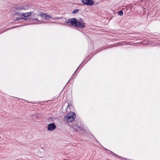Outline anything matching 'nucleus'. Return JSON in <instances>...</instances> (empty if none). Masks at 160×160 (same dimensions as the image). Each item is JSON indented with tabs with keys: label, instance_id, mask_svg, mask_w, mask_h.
<instances>
[{
	"label": "nucleus",
	"instance_id": "f257e3e1",
	"mask_svg": "<svg viewBox=\"0 0 160 160\" xmlns=\"http://www.w3.org/2000/svg\"><path fill=\"white\" fill-rule=\"evenodd\" d=\"M66 22L68 25H70L72 26L74 25V27L79 28H83L85 27L84 23L80 21H77V19L73 18L68 19Z\"/></svg>",
	"mask_w": 160,
	"mask_h": 160
},
{
	"label": "nucleus",
	"instance_id": "f03ea898",
	"mask_svg": "<svg viewBox=\"0 0 160 160\" xmlns=\"http://www.w3.org/2000/svg\"><path fill=\"white\" fill-rule=\"evenodd\" d=\"M75 116L74 113L70 112L64 117V121H67L68 122H72L74 120Z\"/></svg>",
	"mask_w": 160,
	"mask_h": 160
},
{
	"label": "nucleus",
	"instance_id": "7ed1b4c3",
	"mask_svg": "<svg viewBox=\"0 0 160 160\" xmlns=\"http://www.w3.org/2000/svg\"><path fill=\"white\" fill-rule=\"evenodd\" d=\"M32 12H28L27 13H22L21 12L19 13L16 12L15 14H19V15H22V16H23L25 17L23 18L22 17H19V18H17V19L15 20V21H16V20H17V21L18 20H20L22 19H23L25 20H27L28 19H29V18H27V17H28L30 16H31V15Z\"/></svg>",
	"mask_w": 160,
	"mask_h": 160
},
{
	"label": "nucleus",
	"instance_id": "20e7f679",
	"mask_svg": "<svg viewBox=\"0 0 160 160\" xmlns=\"http://www.w3.org/2000/svg\"><path fill=\"white\" fill-rule=\"evenodd\" d=\"M33 15L35 17H32V19L33 20H38V18H36V17H37L38 16L39 17V18H45V19L46 18V14L45 13L41 14L39 15L38 14L34 13L33 14ZM38 21H40V20H38Z\"/></svg>",
	"mask_w": 160,
	"mask_h": 160
},
{
	"label": "nucleus",
	"instance_id": "39448f33",
	"mask_svg": "<svg viewBox=\"0 0 160 160\" xmlns=\"http://www.w3.org/2000/svg\"><path fill=\"white\" fill-rule=\"evenodd\" d=\"M82 2L87 5L92 6L94 4V2L92 0H82Z\"/></svg>",
	"mask_w": 160,
	"mask_h": 160
},
{
	"label": "nucleus",
	"instance_id": "423d86ee",
	"mask_svg": "<svg viewBox=\"0 0 160 160\" xmlns=\"http://www.w3.org/2000/svg\"><path fill=\"white\" fill-rule=\"evenodd\" d=\"M56 128V125L54 123L49 124L47 127L48 130V131H53Z\"/></svg>",
	"mask_w": 160,
	"mask_h": 160
},
{
	"label": "nucleus",
	"instance_id": "0eeeda50",
	"mask_svg": "<svg viewBox=\"0 0 160 160\" xmlns=\"http://www.w3.org/2000/svg\"><path fill=\"white\" fill-rule=\"evenodd\" d=\"M30 116L31 117L32 119L34 120L37 119L38 116L37 115H31Z\"/></svg>",
	"mask_w": 160,
	"mask_h": 160
},
{
	"label": "nucleus",
	"instance_id": "6e6552de",
	"mask_svg": "<svg viewBox=\"0 0 160 160\" xmlns=\"http://www.w3.org/2000/svg\"><path fill=\"white\" fill-rule=\"evenodd\" d=\"M79 10L78 9H74L72 11V12L73 14H75V13H78L79 12Z\"/></svg>",
	"mask_w": 160,
	"mask_h": 160
},
{
	"label": "nucleus",
	"instance_id": "1a4fd4ad",
	"mask_svg": "<svg viewBox=\"0 0 160 160\" xmlns=\"http://www.w3.org/2000/svg\"><path fill=\"white\" fill-rule=\"evenodd\" d=\"M118 14L120 16H122L123 15V12L122 10L119 11L118 13Z\"/></svg>",
	"mask_w": 160,
	"mask_h": 160
},
{
	"label": "nucleus",
	"instance_id": "9d476101",
	"mask_svg": "<svg viewBox=\"0 0 160 160\" xmlns=\"http://www.w3.org/2000/svg\"><path fill=\"white\" fill-rule=\"evenodd\" d=\"M51 18V17L50 16H49L48 15H47L46 14V18H45V19H49Z\"/></svg>",
	"mask_w": 160,
	"mask_h": 160
},
{
	"label": "nucleus",
	"instance_id": "9b49d317",
	"mask_svg": "<svg viewBox=\"0 0 160 160\" xmlns=\"http://www.w3.org/2000/svg\"><path fill=\"white\" fill-rule=\"evenodd\" d=\"M111 153H112L113 155H116V156L117 157H118V156L117 155V154H115L113 152H112L110 151V150H108Z\"/></svg>",
	"mask_w": 160,
	"mask_h": 160
},
{
	"label": "nucleus",
	"instance_id": "f8f14e48",
	"mask_svg": "<svg viewBox=\"0 0 160 160\" xmlns=\"http://www.w3.org/2000/svg\"><path fill=\"white\" fill-rule=\"evenodd\" d=\"M16 8L18 10H20L22 9V7H18Z\"/></svg>",
	"mask_w": 160,
	"mask_h": 160
},
{
	"label": "nucleus",
	"instance_id": "ddd939ff",
	"mask_svg": "<svg viewBox=\"0 0 160 160\" xmlns=\"http://www.w3.org/2000/svg\"><path fill=\"white\" fill-rule=\"evenodd\" d=\"M79 19L80 20H82L83 21H82V22H83L84 20H82V18H79ZM82 22V21H81Z\"/></svg>",
	"mask_w": 160,
	"mask_h": 160
}]
</instances>
